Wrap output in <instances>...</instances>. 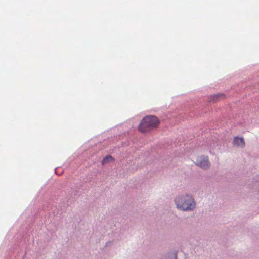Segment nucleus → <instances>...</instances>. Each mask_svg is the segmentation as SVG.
Wrapping results in <instances>:
<instances>
[{"mask_svg": "<svg viewBox=\"0 0 259 259\" xmlns=\"http://www.w3.org/2000/svg\"><path fill=\"white\" fill-rule=\"evenodd\" d=\"M177 253L175 252L174 254V259H177Z\"/></svg>", "mask_w": 259, "mask_h": 259, "instance_id": "0eeeda50", "label": "nucleus"}, {"mask_svg": "<svg viewBox=\"0 0 259 259\" xmlns=\"http://www.w3.org/2000/svg\"><path fill=\"white\" fill-rule=\"evenodd\" d=\"M113 160L112 156L110 155H108L106 157H105L102 160V164H104L110 161H112Z\"/></svg>", "mask_w": 259, "mask_h": 259, "instance_id": "423d86ee", "label": "nucleus"}, {"mask_svg": "<svg viewBox=\"0 0 259 259\" xmlns=\"http://www.w3.org/2000/svg\"><path fill=\"white\" fill-rule=\"evenodd\" d=\"M196 164L202 168H208L210 165L208 156H199L196 160Z\"/></svg>", "mask_w": 259, "mask_h": 259, "instance_id": "7ed1b4c3", "label": "nucleus"}, {"mask_svg": "<svg viewBox=\"0 0 259 259\" xmlns=\"http://www.w3.org/2000/svg\"><path fill=\"white\" fill-rule=\"evenodd\" d=\"M233 144L234 146H235L244 147L245 146V141L243 138L236 137L234 138Z\"/></svg>", "mask_w": 259, "mask_h": 259, "instance_id": "20e7f679", "label": "nucleus"}, {"mask_svg": "<svg viewBox=\"0 0 259 259\" xmlns=\"http://www.w3.org/2000/svg\"><path fill=\"white\" fill-rule=\"evenodd\" d=\"M177 207L183 210H191L195 207V202L192 197L185 195L178 197L175 199Z\"/></svg>", "mask_w": 259, "mask_h": 259, "instance_id": "f03ea898", "label": "nucleus"}, {"mask_svg": "<svg viewBox=\"0 0 259 259\" xmlns=\"http://www.w3.org/2000/svg\"><path fill=\"white\" fill-rule=\"evenodd\" d=\"M159 124V120L155 116L149 115L144 117L140 123L138 128L142 133H145L151 129L156 128Z\"/></svg>", "mask_w": 259, "mask_h": 259, "instance_id": "f257e3e1", "label": "nucleus"}, {"mask_svg": "<svg viewBox=\"0 0 259 259\" xmlns=\"http://www.w3.org/2000/svg\"><path fill=\"white\" fill-rule=\"evenodd\" d=\"M226 96L223 93H218L211 95L209 101L216 102L222 99H224Z\"/></svg>", "mask_w": 259, "mask_h": 259, "instance_id": "39448f33", "label": "nucleus"}]
</instances>
